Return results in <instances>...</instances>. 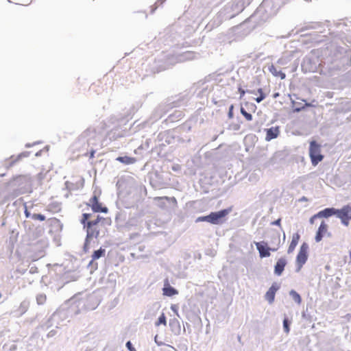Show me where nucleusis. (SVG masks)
<instances>
[{
  "mask_svg": "<svg viewBox=\"0 0 351 351\" xmlns=\"http://www.w3.org/2000/svg\"><path fill=\"white\" fill-rule=\"evenodd\" d=\"M80 277V271L77 269L73 270H66L64 271L62 274L60 272V276L59 278L60 283L62 284V286L58 288L60 289L66 284H68L70 282L76 281Z\"/></svg>",
  "mask_w": 351,
  "mask_h": 351,
  "instance_id": "nucleus-15",
  "label": "nucleus"
},
{
  "mask_svg": "<svg viewBox=\"0 0 351 351\" xmlns=\"http://www.w3.org/2000/svg\"><path fill=\"white\" fill-rule=\"evenodd\" d=\"M169 326L171 332L176 336L181 333V326L179 320L177 318H171L169 321Z\"/></svg>",
  "mask_w": 351,
  "mask_h": 351,
  "instance_id": "nucleus-28",
  "label": "nucleus"
},
{
  "mask_svg": "<svg viewBox=\"0 0 351 351\" xmlns=\"http://www.w3.org/2000/svg\"><path fill=\"white\" fill-rule=\"evenodd\" d=\"M101 194V191H99L98 193L95 191L92 195L91 197L89 199V202L86 203V205L92 208H94L95 205L99 203V195Z\"/></svg>",
  "mask_w": 351,
  "mask_h": 351,
  "instance_id": "nucleus-37",
  "label": "nucleus"
},
{
  "mask_svg": "<svg viewBox=\"0 0 351 351\" xmlns=\"http://www.w3.org/2000/svg\"><path fill=\"white\" fill-rule=\"evenodd\" d=\"M83 230L86 232V237L83 244L82 250L84 253L89 252L90 243L93 239H97L99 237L100 230L98 227L93 224L86 225L82 226Z\"/></svg>",
  "mask_w": 351,
  "mask_h": 351,
  "instance_id": "nucleus-10",
  "label": "nucleus"
},
{
  "mask_svg": "<svg viewBox=\"0 0 351 351\" xmlns=\"http://www.w3.org/2000/svg\"><path fill=\"white\" fill-rule=\"evenodd\" d=\"M126 219V214L125 212H118L115 216V223L117 228H123V226H127L128 223H125Z\"/></svg>",
  "mask_w": 351,
  "mask_h": 351,
  "instance_id": "nucleus-31",
  "label": "nucleus"
},
{
  "mask_svg": "<svg viewBox=\"0 0 351 351\" xmlns=\"http://www.w3.org/2000/svg\"><path fill=\"white\" fill-rule=\"evenodd\" d=\"M29 175H16L12 178L11 184L19 187H24L30 182Z\"/></svg>",
  "mask_w": 351,
  "mask_h": 351,
  "instance_id": "nucleus-21",
  "label": "nucleus"
},
{
  "mask_svg": "<svg viewBox=\"0 0 351 351\" xmlns=\"http://www.w3.org/2000/svg\"><path fill=\"white\" fill-rule=\"evenodd\" d=\"M184 117V114L180 110H174L172 113L168 115L165 121L169 123L176 122Z\"/></svg>",
  "mask_w": 351,
  "mask_h": 351,
  "instance_id": "nucleus-35",
  "label": "nucleus"
},
{
  "mask_svg": "<svg viewBox=\"0 0 351 351\" xmlns=\"http://www.w3.org/2000/svg\"><path fill=\"white\" fill-rule=\"evenodd\" d=\"M281 220H282V219H281V218L280 217V218H278V219H276V220H274V221H271V222L270 223V225H271V226H278V227H279V228L281 229V230H282V226H281Z\"/></svg>",
  "mask_w": 351,
  "mask_h": 351,
  "instance_id": "nucleus-62",
  "label": "nucleus"
},
{
  "mask_svg": "<svg viewBox=\"0 0 351 351\" xmlns=\"http://www.w3.org/2000/svg\"><path fill=\"white\" fill-rule=\"evenodd\" d=\"M334 215V207H327L315 213L318 219H328Z\"/></svg>",
  "mask_w": 351,
  "mask_h": 351,
  "instance_id": "nucleus-30",
  "label": "nucleus"
},
{
  "mask_svg": "<svg viewBox=\"0 0 351 351\" xmlns=\"http://www.w3.org/2000/svg\"><path fill=\"white\" fill-rule=\"evenodd\" d=\"M146 122H141L138 123V121H135L132 124L130 125L129 129L126 126L124 127V129L121 130H119L118 129L112 130L110 132V134L112 138H118L121 137H125L130 136L132 134L136 133L141 128H144L145 127Z\"/></svg>",
  "mask_w": 351,
  "mask_h": 351,
  "instance_id": "nucleus-9",
  "label": "nucleus"
},
{
  "mask_svg": "<svg viewBox=\"0 0 351 351\" xmlns=\"http://www.w3.org/2000/svg\"><path fill=\"white\" fill-rule=\"evenodd\" d=\"M176 106L177 102L175 101H170L169 99L165 103L160 104L154 110V118L156 120L160 119L169 108H173Z\"/></svg>",
  "mask_w": 351,
  "mask_h": 351,
  "instance_id": "nucleus-16",
  "label": "nucleus"
},
{
  "mask_svg": "<svg viewBox=\"0 0 351 351\" xmlns=\"http://www.w3.org/2000/svg\"><path fill=\"white\" fill-rule=\"evenodd\" d=\"M269 243L271 245L277 244L278 243H279V244L280 245V234L277 230H271Z\"/></svg>",
  "mask_w": 351,
  "mask_h": 351,
  "instance_id": "nucleus-40",
  "label": "nucleus"
},
{
  "mask_svg": "<svg viewBox=\"0 0 351 351\" xmlns=\"http://www.w3.org/2000/svg\"><path fill=\"white\" fill-rule=\"evenodd\" d=\"M218 0H191L186 11L193 18L204 21L210 13L213 7L217 6Z\"/></svg>",
  "mask_w": 351,
  "mask_h": 351,
  "instance_id": "nucleus-4",
  "label": "nucleus"
},
{
  "mask_svg": "<svg viewBox=\"0 0 351 351\" xmlns=\"http://www.w3.org/2000/svg\"><path fill=\"white\" fill-rule=\"evenodd\" d=\"M162 294L165 296L173 297L178 294V291L175 287L170 285L168 279H165L162 288Z\"/></svg>",
  "mask_w": 351,
  "mask_h": 351,
  "instance_id": "nucleus-27",
  "label": "nucleus"
},
{
  "mask_svg": "<svg viewBox=\"0 0 351 351\" xmlns=\"http://www.w3.org/2000/svg\"><path fill=\"white\" fill-rule=\"evenodd\" d=\"M167 69L168 65L165 62H163L162 59L158 58L155 60V65L152 66V71L154 73H159Z\"/></svg>",
  "mask_w": 351,
  "mask_h": 351,
  "instance_id": "nucleus-34",
  "label": "nucleus"
},
{
  "mask_svg": "<svg viewBox=\"0 0 351 351\" xmlns=\"http://www.w3.org/2000/svg\"><path fill=\"white\" fill-rule=\"evenodd\" d=\"M75 313L74 309L69 302V300H66L62 304L43 324L38 326V329L40 328L43 330H49L50 328L55 326L56 328H59L60 326L64 325L63 323L69 317L75 316Z\"/></svg>",
  "mask_w": 351,
  "mask_h": 351,
  "instance_id": "nucleus-2",
  "label": "nucleus"
},
{
  "mask_svg": "<svg viewBox=\"0 0 351 351\" xmlns=\"http://www.w3.org/2000/svg\"><path fill=\"white\" fill-rule=\"evenodd\" d=\"M106 248L101 246L98 250H94L91 255V260L87 265V268L90 269V272L92 274L94 271L97 269L98 263L96 261L101 257L105 256Z\"/></svg>",
  "mask_w": 351,
  "mask_h": 351,
  "instance_id": "nucleus-17",
  "label": "nucleus"
},
{
  "mask_svg": "<svg viewBox=\"0 0 351 351\" xmlns=\"http://www.w3.org/2000/svg\"><path fill=\"white\" fill-rule=\"evenodd\" d=\"M292 323L291 318H289L287 315H284L282 320L283 330L286 334H289L291 330V325Z\"/></svg>",
  "mask_w": 351,
  "mask_h": 351,
  "instance_id": "nucleus-38",
  "label": "nucleus"
},
{
  "mask_svg": "<svg viewBox=\"0 0 351 351\" xmlns=\"http://www.w3.org/2000/svg\"><path fill=\"white\" fill-rule=\"evenodd\" d=\"M163 43L165 45L176 46L179 45L181 36L174 28L167 29L162 37Z\"/></svg>",
  "mask_w": 351,
  "mask_h": 351,
  "instance_id": "nucleus-14",
  "label": "nucleus"
},
{
  "mask_svg": "<svg viewBox=\"0 0 351 351\" xmlns=\"http://www.w3.org/2000/svg\"><path fill=\"white\" fill-rule=\"evenodd\" d=\"M167 0H158L155 4L151 6V14H153L158 8L159 5H162Z\"/></svg>",
  "mask_w": 351,
  "mask_h": 351,
  "instance_id": "nucleus-54",
  "label": "nucleus"
},
{
  "mask_svg": "<svg viewBox=\"0 0 351 351\" xmlns=\"http://www.w3.org/2000/svg\"><path fill=\"white\" fill-rule=\"evenodd\" d=\"M302 317L306 320V321H308L309 322H313V317L312 315L308 312V310L306 309V311H303L302 313Z\"/></svg>",
  "mask_w": 351,
  "mask_h": 351,
  "instance_id": "nucleus-53",
  "label": "nucleus"
},
{
  "mask_svg": "<svg viewBox=\"0 0 351 351\" xmlns=\"http://www.w3.org/2000/svg\"><path fill=\"white\" fill-rule=\"evenodd\" d=\"M46 295L45 293H39L36 295V300L38 305H42L46 302Z\"/></svg>",
  "mask_w": 351,
  "mask_h": 351,
  "instance_id": "nucleus-51",
  "label": "nucleus"
},
{
  "mask_svg": "<svg viewBox=\"0 0 351 351\" xmlns=\"http://www.w3.org/2000/svg\"><path fill=\"white\" fill-rule=\"evenodd\" d=\"M232 211V207H228L217 211L210 212L211 224L221 225L227 220V216Z\"/></svg>",
  "mask_w": 351,
  "mask_h": 351,
  "instance_id": "nucleus-13",
  "label": "nucleus"
},
{
  "mask_svg": "<svg viewBox=\"0 0 351 351\" xmlns=\"http://www.w3.org/2000/svg\"><path fill=\"white\" fill-rule=\"evenodd\" d=\"M31 218L34 220H38L40 221H43L45 220L46 217L45 215L41 213H33L32 215H31Z\"/></svg>",
  "mask_w": 351,
  "mask_h": 351,
  "instance_id": "nucleus-52",
  "label": "nucleus"
},
{
  "mask_svg": "<svg viewBox=\"0 0 351 351\" xmlns=\"http://www.w3.org/2000/svg\"><path fill=\"white\" fill-rule=\"evenodd\" d=\"M112 223V220L110 217H104L97 215L96 218L93 220L92 224L95 226L98 227V225L101 223V226H110Z\"/></svg>",
  "mask_w": 351,
  "mask_h": 351,
  "instance_id": "nucleus-33",
  "label": "nucleus"
},
{
  "mask_svg": "<svg viewBox=\"0 0 351 351\" xmlns=\"http://www.w3.org/2000/svg\"><path fill=\"white\" fill-rule=\"evenodd\" d=\"M289 296L292 298V300L297 304H300L302 303V299L301 295L294 289H291L289 292Z\"/></svg>",
  "mask_w": 351,
  "mask_h": 351,
  "instance_id": "nucleus-44",
  "label": "nucleus"
},
{
  "mask_svg": "<svg viewBox=\"0 0 351 351\" xmlns=\"http://www.w3.org/2000/svg\"><path fill=\"white\" fill-rule=\"evenodd\" d=\"M160 325H164V326L167 325V317L164 313H162L160 315V316L158 317V318L157 319V320L155 322L156 326H159Z\"/></svg>",
  "mask_w": 351,
  "mask_h": 351,
  "instance_id": "nucleus-48",
  "label": "nucleus"
},
{
  "mask_svg": "<svg viewBox=\"0 0 351 351\" xmlns=\"http://www.w3.org/2000/svg\"><path fill=\"white\" fill-rule=\"evenodd\" d=\"M267 6H269V2L264 0L250 17L234 27V33L247 36L256 27L265 22L271 14L267 10Z\"/></svg>",
  "mask_w": 351,
  "mask_h": 351,
  "instance_id": "nucleus-1",
  "label": "nucleus"
},
{
  "mask_svg": "<svg viewBox=\"0 0 351 351\" xmlns=\"http://www.w3.org/2000/svg\"><path fill=\"white\" fill-rule=\"evenodd\" d=\"M51 226L53 230L56 232H60L63 228V224L56 218L51 219Z\"/></svg>",
  "mask_w": 351,
  "mask_h": 351,
  "instance_id": "nucleus-41",
  "label": "nucleus"
},
{
  "mask_svg": "<svg viewBox=\"0 0 351 351\" xmlns=\"http://www.w3.org/2000/svg\"><path fill=\"white\" fill-rule=\"evenodd\" d=\"M96 136V130L94 128H88L79 136L80 141H86L88 145L90 143V141L94 139Z\"/></svg>",
  "mask_w": 351,
  "mask_h": 351,
  "instance_id": "nucleus-24",
  "label": "nucleus"
},
{
  "mask_svg": "<svg viewBox=\"0 0 351 351\" xmlns=\"http://www.w3.org/2000/svg\"><path fill=\"white\" fill-rule=\"evenodd\" d=\"M280 287V285L277 282H273L266 291L265 298L269 304H271L274 302L276 293L278 291Z\"/></svg>",
  "mask_w": 351,
  "mask_h": 351,
  "instance_id": "nucleus-22",
  "label": "nucleus"
},
{
  "mask_svg": "<svg viewBox=\"0 0 351 351\" xmlns=\"http://www.w3.org/2000/svg\"><path fill=\"white\" fill-rule=\"evenodd\" d=\"M13 158H14V156H10V159L11 160V161L6 166L7 168L13 167L16 162H18L19 161L22 160L23 158L20 153L17 155V156L14 159H13Z\"/></svg>",
  "mask_w": 351,
  "mask_h": 351,
  "instance_id": "nucleus-50",
  "label": "nucleus"
},
{
  "mask_svg": "<svg viewBox=\"0 0 351 351\" xmlns=\"http://www.w3.org/2000/svg\"><path fill=\"white\" fill-rule=\"evenodd\" d=\"M244 8L242 0H231L219 12V17L221 20L231 19L241 13Z\"/></svg>",
  "mask_w": 351,
  "mask_h": 351,
  "instance_id": "nucleus-6",
  "label": "nucleus"
},
{
  "mask_svg": "<svg viewBox=\"0 0 351 351\" xmlns=\"http://www.w3.org/2000/svg\"><path fill=\"white\" fill-rule=\"evenodd\" d=\"M152 143L150 139H146L145 142L141 144L138 147L135 149V153L138 154L141 150H145L146 153L152 152L151 149H149V144Z\"/></svg>",
  "mask_w": 351,
  "mask_h": 351,
  "instance_id": "nucleus-42",
  "label": "nucleus"
},
{
  "mask_svg": "<svg viewBox=\"0 0 351 351\" xmlns=\"http://www.w3.org/2000/svg\"><path fill=\"white\" fill-rule=\"evenodd\" d=\"M302 101L304 102L305 109L308 107H315L317 105V101L315 99H313L311 102H308L306 99H302Z\"/></svg>",
  "mask_w": 351,
  "mask_h": 351,
  "instance_id": "nucleus-57",
  "label": "nucleus"
},
{
  "mask_svg": "<svg viewBox=\"0 0 351 351\" xmlns=\"http://www.w3.org/2000/svg\"><path fill=\"white\" fill-rule=\"evenodd\" d=\"M333 216L339 219L342 225L344 226H348L351 221V205L348 204L343 205L340 208H336L334 207Z\"/></svg>",
  "mask_w": 351,
  "mask_h": 351,
  "instance_id": "nucleus-12",
  "label": "nucleus"
},
{
  "mask_svg": "<svg viewBox=\"0 0 351 351\" xmlns=\"http://www.w3.org/2000/svg\"><path fill=\"white\" fill-rule=\"evenodd\" d=\"M245 106L247 107L248 110L254 112L256 109V106L254 103L246 101Z\"/></svg>",
  "mask_w": 351,
  "mask_h": 351,
  "instance_id": "nucleus-60",
  "label": "nucleus"
},
{
  "mask_svg": "<svg viewBox=\"0 0 351 351\" xmlns=\"http://www.w3.org/2000/svg\"><path fill=\"white\" fill-rule=\"evenodd\" d=\"M163 199H164V197H157L159 206L162 208L169 209L168 208V206H167V203L166 202V201H164Z\"/></svg>",
  "mask_w": 351,
  "mask_h": 351,
  "instance_id": "nucleus-55",
  "label": "nucleus"
},
{
  "mask_svg": "<svg viewBox=\"0 0 351 351\" xmlns=\"http://www.w3.org/2000/svg\"><path fill=\"white\" fill-rule=\"evenodd\" d=\"M115 160L121 162L124 165H130L134 164L137 161V159L135 157L125 154L117 156L115 158Z\"/></svg>",
  "mask_w": 351,
  "mask_h": 351,
  "instance_id": "nucleus-29",
  "label": "nucleus"
},
{
  "mask_svg": "<svg viewBox=\"0 0 351 351\" xmlns=\"http://www.w3.org/2000/svg\"><path fill=\"white\" fill-rule=\"evenodd\" d=\"M147 178L150 185L155 189L165 187L168 184L169 180L166 173L158 170H153L149 172Z\"/></svg>",
  "mask_w": 351,
  "mask_h": 351,
  "instance_id": "nucleus-7",
  "label": "nucleus"
},
{
  "mask_svg": "<svg viewBox=\"0 0 351 351\" xmlns=\"http://www.w3.org/2000/svg\"><path fill=\"white\" fill-rule=\"evenodd\" d=\"M240 112L245 117V119L247 121H250L253 119L252 114L251 113L247 112V110L245 109V108L243 106L242 104L241 105V107H240Z\"/></svg>",
  "mask_w": 351,
  "mask_h": 351,
  "instance_id": "nucleus-49",
  "label": "nucleus"
},
{
  "mask_svg": "<svg viewBox=\"0 0 351 351\" xmlns=\"http://www.w3.org/2000/svg\"><path fill=\"white\" fill-rule=\"evenodd\" d=\"M254 243L261 258H268L271 256V253L269 252V243L267 241H254Z\"/></svg>",
  "mask_w": 351,
  "mask_h": 351,
  "instance_id": "nucleus-19",
  "label": "nucleus"
},
{
  "mask_svg": "<svg viewBox=\"0 0 351 351\" xmlns=\"http://www.w3.org/2000/svg\"><path fill=\"white\" fill-rule=\"evenodd\" d=\"M164 201H166L167 203L168 208L173 209L177 206L178 202L177 199L175 197H167L164 196Z\"/></svg>",
  "mask_w": 351,
  "mask_h": 351,
  "instance_id": "nucleus-45",
  "label": "nucleus"
},
{
  "mask_svg": "<svg viewBox=\"0 0 351 351\" xmlns=\"http://www.w3.org/2000/svg\"><path fill=\"white\" fill-rule=\"evenodd\" d=\"M195 223L207 222V223H209L210 224H211L210 213L206 215H202V216L197 217L195 219Z\"/></svg>",
  "mask_w": 351,
  "mask_h": 351,
  "instance_id": "nucleus-47",
  "label": "nucleus"
},
{
  "mask_svg": "<svg viewBox=\"0 0 351 351\" xmlns=\"http://www.w3.org/2000/svg\"><path fill=\"white\" fill-rule=\"evenodd\" d=\"M234 106L233 104H231L228 108V117L230 119L234 117Z\"/></svg>",
  "mask_w": 351,
  "mask_h": 351,
  "instance_id": "nucleus-61",
  "label": "nucleus"
},
{
  "mask_svg": "<svg viewBox=\"0 0 351 351\" xmlns=\"http://www.w3.org/2000/svg\"><path fill=\"white\" fill-rule=\"evenodd\" d=\"M309 245L308 243L303 242L295 257V263H301L305 265L308 258Z\"/></svg>",
  "mask_w": 351,
  "mask_h": 351,
  "instance_id": "nucleus-18",
  "label": "nucleus"
},
{
  "mask_svg": "<svg viewBox=\"0 0 351 351\" xmlns=\"http://www.w3.org/2000/svg\"><path fill=\"white\" fill-rule=\"evenodd\" d=\"M92 213H84L81 216V219H80V223L82 226H85L86 225L92 224L93 220H90V218L92 217Z\"/></svg>",
  "mask_w": 351,
  "mask_h": 351,
  "instance_id": "nucleus-39",
  "label": "nucleus"
},
{
  "mask_svg": "<svg viewBox=\"0 0 351 351\" xmlns=\"http://www.w3.org/2000/svg\"><path fill=\"white\" fill-rule=\"evenodd\" d=\"M29 306V302L27 300H23L21 302L19 306H15L11 314L14 317H20L25 314L28 310Z\"/></svg>",
  "mask_w": 351,
  "mask_h": 351,
  "instance_id": "nucleus-23",
  "label": "nucleus"
},
{
  "mask_svg": "<svg viewBox=\"0 0 351 351\" xmlns=\"http://www.w3.org/2000/svg\"><path fill=\"white\" fill-rule=\"evenodd\" d=\"M176 138V131L174 130H166L160 132L156 139L154 147L151 148L152 153L160 158L167 156L168 153L167 145L175 144Z\"/></svg>",
  "mask_w": 351,
  "mask_h": 351,
  "instance_id": "nucleus-5",
  "label": "nucleus"
},
{
  "mask_svg": "<svg viewBox=\"0 0 351 351\" xmlns=\"http://www.w3.org/2000/svg\"><path fill=\"white\" fill-rule=\"evenodd\" d=\"M300 239V234L299 233L298 231L293 234L291 243H290V244L288 247V250H287L288 254H291L294 251L295 248L296 247V246L298 244Z\"/></svg>",
  "mask_w": 351,
  "mask_h": 351,
  "instance_id": "nucleus-32",
  "label": "nucleus"
},
{
  "mask_svg": "<svg viewBox=\"0 0 351 351\" xmlns=\"http://www.w3.org/2000/svg\"><path fill=\"white\" fill-rule=\"evenodd\" d=\"M125 346L129 351H136V348L133 346L130 341H128L126 342Z\"/></svg>",
  "mask_w": 351,
  "mask_h": 351,
  "instance_id": "nucleus-64",
  "label": "nucleus"
},
{
  "mask_svg": "<svg viewBox=\"0 0 351 351\" xmlns=\"http://www.w3.org/2000/svg\"><path fill=\"white\" fill-rule=\"evenodd\" d=\"M287 264L288 261L286 256L279 258L274 266V274L276 276H281Z\"/></svg>",
  "mask_w": 351,
  "mask_h": 351,
  "instance_id": "nucleus-20",
  "label": "nucleus"
},
{
  "mask_svg": "<svg viewBox=\"0 0 351 351\" xmlns=\"http://www.w3.org/2000/svg\"><path fill=\"white\" fill-rule=\"evenodd\" d=\"M238 91H239V93L240 94L239 98L241 99H243V97L245 95V94L247 93L248 89H243V88H242V87L241 86H239Z\"/></svg>",
  "mask_w": 351,
  "mask_h": 351,
  "instance_id": "nucleus-63",
  "label": "nucleus"
},
{
  "mask_svg": "<svg viewBox=\"0 0 351 351\" xmlns=\"http://www.w3.org/2000/svg\"><path fill=\"white\" fill-rule=\"evenodd\" d=\"M191 129V123L190 122H185L184 124L182 125V126L180 127V130L184 131V132H189L190 131Z\"/></svg>",
  "mask_w": 351,
  "mask_h": 351,
  "instance_id": "nucleus-58",
  "label": "nucleus"
},
{
  "mask_svg": "<svg viewBox=\"0 0 351 351\" xmlns=\"http://www.w3.org/2000/svg\"><path fill=\"white\" fill-rule=\"evenodd\" d=\"M101 301L100 296L94 292L85 296H82V294L79 293L69 299V302L76 315L83 312L96 309Z\"/></svg>",
  "mask_w": 351,
  "mask_h": 351,
  "instance_id": "nucleus-3",
  "label": "nucleus"
},
{
  "mask_svg": "<svg viewBox=\"0 0 351 351\" xmlns=\"http://www.w3.org/2000/svg\"><path fill=\"white\" fill-rule=\"evenodd\" d=\"M182 56L185 60H192L194 58V53L192 51H186L183 53Z\"/></svg>",
  "mask_w": 351,
  "mask_h": 351,
  "instance_id": "nucleus-59",
  "label": "nucleus"
},
{
  "mask_svg": "<svg viewBox=\"0 0 351 351\" xmlns=\"http://www.w3.org/2000/svg\"><path fill=\"white\" fill-rule=\"evenodd\" d=\"M322 146L315 140H313L309 143L308 154L313 166H317L323 159L324 155L322 154Z\"/></svg>",
  "mask_w": 351,
  "mask_h": 351,
  "instance_id": "nucleus-11",
  "label": "nucleus"
},
{
  "mask_svg": "<svg viewBox=\"0 0 351 351\" xmlns=\"http://www.w3.org/2000/svg\"><path fill=\"white\" fill-rule=\"evenodd\" d=\"M265 140L267 142L276 138L280 135V126H272L265 129Z\"/></svg>",
  "mask_w": 351,
  "mask_h": 351,
  "instance_id": "nucleus-25",
  "label": "nucleus"
},
{
  "mask_svg": "<svg viewBox=\"0 0 351 351\" xmlns=\"http://www.w3.org/2000/svg\"><path fill=\"white\" fill-rule=\"evenodd\" d=\"M138 108H136L134 106H132L129 110L127 112V115L125 119L128 121V117H132L133 114L137 111Z\"/></svg>",
  "mask_w": 351,
  "mask_h": 351,
  "instance_id": "nucleus-56",
  "label": "nucleus"
},
{
  "mask_svg": "<svg viewBox=\"0 0 351 351\" xmlns=\"http://www.w3.org/2000/svg\"><path fill=\"white\" fill-rule=\"evenodd\" d=\"M320 64L318 56L308 54L304 57L301 62V69L304 73H316Z\"/></svg>",
  "mask_w": 351,
  "mask_h": 351,
  "instance_id": "nucleus-8",
  "label": "nucleus"
},
{
  "mask_svg": "<svg viewBox=\"0 0 351 351\" xmlns=\"http://www.w3.org/2000/svg\"><path fill=\"white\" fill-rule=\"evenodd\" d=\"M328 228V224L324 221H322L315 233V241L316 243H319L323 239L327 233Z\"/></svg>",
  "mask_w": 351,
  "mask_h": 351,
  "instance_id": "nucleus-26",
  "label": "nucleus"
},
{
  "mask_svg": "<svg viewBox=\"0 0 351 351\" xmlns=\"http://www.w3.org/2000/svg\"><path fill=\"white\" fill-rule=\"evenodd\" d=\"M291 104H292V111L293 112H300L305 110V105H304L303 103L292 101Z\"/></svg>",
  "mask_w": 351,
  "mask_h": 351,
  "instance_id": "nucleus-46",
  "label": "nucleus"
},
{
  "mask_svg": "<svg viewBox=\"0 0 351 351\" xmlns=\"http://www.w3.org/2000/svg\"><path fill=\"white\" fill-rule=\"evenodd\" d=\"M92 211L94 213H108V208H107V206H104L101 202H99V204H97V205H95L94 206L93 208L91 209Z\"/></svg>",
  "mask_w": 351,
  "mask_h": 351,
  "instance_id": "nucleus-43",
  "label": "nucleus"
},
{
  "mask_svg": "<svg viewBox=\"0 0 351 351\" xmlns=\"http://www.w3.org/2000/svg\"><path fill=\"white\" fill-rule=\"evenodd\" d=\"M268 70L274 77H280L281 80L286 78L285 73L282 72L281 70H278L274 64L269 66Z\"/></svg>",
  "mask_w": 351,
  "mask_h": 351,
  "instance_id": "nucleus-36",
  "label": "nucleus"
}]
</instances>
